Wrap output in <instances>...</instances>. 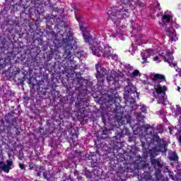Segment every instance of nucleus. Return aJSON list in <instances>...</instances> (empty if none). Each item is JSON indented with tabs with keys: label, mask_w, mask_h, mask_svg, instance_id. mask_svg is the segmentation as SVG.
I'll list each match as a JSON object with an SVG mask.
<instances>
[{
	"label": "nucleus",
	"mask_w": 181,
	"mask_h": 181,
	"mask_svg": "<svg viewBox=\"0 0 181 181\" xmlns=\"http://www.w3.org/2000/svg\"><path fill=\"white\" fill-rule=\"evenodd\" d=\"M161 127H162V126L159 125V126H158L157 129H159V128H161Z\"/></svg>",
	"instance_id": "35"
},
{
	"label": "nucleus",
	"mask_w": 181,
	"mask_h": 181,
	"mask_svg": "<svg viewBox=\"0 0 181 181\" xmlns=\"http://www.w3.org/2000/svg\"><path fill=\"white\" fill-rule=\"evenodd\" d=\"M166 79L163 75L156 74L152 78L151 86L154 87L155 91L153 92V97L157 99L158 104L166 105L168 104V96H166V91L168 87L160 84L162 81H165Z\"/></svg>",
	"instance_id": "3"
},
{
	"label": "nucleus",
	"mask_w": 181,
	"mask_h": 181,
	"mask_svg": "<svg viewBox=\"0 0 181 181\" xmlns=\"http://www.w3.org/2000/svg\"><path fill=\"white\" fill-rule=\"evenodd\" d=\"M124 71L129 74L133 81H136V83L145 84V81L141 78L142 75L141 74V72H139V70L134 69V67L131 66L129 64H127L124 66Z\"/></svg>",
	"instance_id": "11"
},
{
	"label": "nucleus",
	"mask_w": 181,
	"mask_h": 181,
	"mask_svg": "<svg viewBox=\"0 0 181 181\" xmlns=\"http://www.w3.org/2000/svg\"><path fill=\"white\" fill-rule=\"evenodd\" d=\"M151 165L153 166L156 173V180H152V175L151 173H144L143 174V178L141 181H168V177L165 180L163 175H162V170L165 166V163L160 158H152Z\"/></svg>",
	"instance_id": "7"
},
{
	"label": "nucleus",
	"mask_w": 181,
	"mask_h": 181,
	"mask_svg": "<svg viewBox=\"0 0 181 181\" xmlns=\"http://www.w3.org/2000/svg\"><path fill=\"white\" fill-rule=\"evenodd\" d=\"M124 98L126 100V104H129V105H134L136 98L139 100V93L136 91V87L134 84L129 83L124 87Z\"/></svg>",
	"instance_id": "9"
},
{
	"label": "nucleus",
	"mask_w": 181,
	"mask_h": 181,
	"mask_svg": "<svg viewBox=\"0 0 181 181\" xmlns=\"http://www.w3.org/2000/svg\"><path fill=\"white\" fill-rule=\"evenodd\" d=\"M153 131V127H152L149 124H146L142 126L140 128H138L137 130L133 129V132L134 135H139V138L141 139V146L143 149H146V144H148V140L146 139V136H148V131ZM138 131H140L138 133ZM144 139H146V142L144 141Z\"/></svg>",
	"instance_id": "10"
},
{
	"label": "nucleus",
	"mask_w": 181,
	"mask_h": 181,
	"mask_svg": "<svg viewBox=\"0 0 181 181\" xmlns=\"http://www.w3.org/2000/svg\"><path fill=\"white\" fill-rule=\"evenodd\" d=\"M142 43H151V41L149 40L145 41V38H142Z\"/></svg>",
	"instance_id": "31"
},
{
	"label": "nucleus",
	"mask_w": 181,
	"mask_h": 181,
	"mask_svg": "<svg viewBox=\"0 0 181 181\" xmlns=\"http://www.w3.org/2000/svg\"><path fill=\"white\" fill-rule=\"evenodd\" d=\"M115 117L119 127L125 124H131V117L124 116V112H116Z\"/></svg>",
	"instance_id": "13"
},
{
	"label": "nucleus",
	"mask_w": 181,
	"mask_h": 181,
	"mask_svg": "<svg viewBox=\"0 0 181 181\" xmlns=\"http://www.w3.org/2000/svg\"><path fill=\"white\" fill-rule=\"evenodd\" d=\"M164 173H169L170 172V170H169V168L168 165H166V163H165V165H163Z\"/></svg>",
	"instance_id": "24"
},
{
	"label": "nucleus",
	"mask_w": 181,
	"mask_h": 181,
	"mask_svg": "<svg viewBox=\"0 0 181 181\" xmlns=\"http://www.w3.org/2000/svg\"><path fill=\"white\" fill-rule=\"evenodd\" d=\"M95 77L98 81L102 83V84L104 83L106 76L107 81L110 83V84H112L115 87H117V86H118L119 77H121V75H119V73L115 70L111 71L109 68H104L100 65V64H95Z\"/></svg>",
	"instance_id": "5"
},
{
	"label": "nucleus",
	"mask_w": 181,
	"mask_h": 181,
	"mask_svg": "<svg viewBox=\"0 0 181 181\" xmlns=\"http://www.w3.org/2000/svg\"><path fill=\"white\" fill-rule=\"evenodd\" d=\"M138 50V46L134 45V44L132 45V47L129 49V52L132 53V54H135V52Z\"/></svg>",
	"instance_id": "20"
},
{
	"label": "nucleus",
	"mask_w": 181,
	"mask_h": 181,
	"mask_svg": "<svg viewBox=\"0 0 181 181\" xmlns=\"http://www.w3.org/2000/svg\"><path fill=\"white\" fill-rule=\"evenodd\" d=\"M168 115V112L165 110H162L160 111V117L162 118L163 122H166L168 121L166 119V115Z\"/></svg>",
	"instance_id": "19"
},
{
	"label": "nucleus",
	"mask_w": 181,
	"mask_h": 181,
	"mask_svg": "<svg viewBox=\"0 0 181 181\" xmlns=\"http://www.w3.org/2000/svg\"><path fill=\"white\" fill-rule=\"evenodd\" d=\"M76 18L79 23L80 30L82 32L85 42L89 44V48L92 54L98 57H106V59H111L117 62L118 60V55L114 54V49H112L111 46L98 41L97 38L93 39V36H91L88 31L87 24L81 22V17L76 16Z\"/></svg>",
	"instance_id": "2"
},
{
	"label": "nucleus",
	"mask_w": 181,
	"mask_h": 181,
	"mask_svg": "<svg viewBox=\"0 0 181 181\" xmlns=\"http://www.w3.org/2000/svg\"><path fill=\"white\" fill-rule=\"evenodd\" d=\"M108 93H112V94L107 95V98L105 99V101H107V103H111V104H112L113 103H115L117 100V96L115 95V94H117V90L115 88L114 89H110L108 91Z\"/></svg>",
	"instance_id": "15"
},
{
	"label": "nucleus",
	"mask_w": 181,
	"mask_h": 181,
	"mask_svg": "<svg viewBox=\"0 0 181 181\" xmlns=\"http://www.w3.org/2000/svg\"><path fill=\"white\" fill-rule=\"evenodd\" d=\"M173 129H176L175 128H173Z\"/></svg>",
	"instance_id": "45"
},
{
	"label": "nucleus",
	"mask_w": 181,
	"mask_h": 181,
	"mask_svg": "<svg viewBox=\"0 0 181 181\" xmlns=\"http://www.w3.org/2000/svg\"><path fill=\"white\" fill-rule=\"evenodd\" d=\"M63 43L65 45V51H64V56L68 60L71 61V63H74V61L71 59L73 55L71 54V50H74V54L78 59H83V57H86V52L80 50L78 47L76 45V40L73 39V34L71 33H64L62 35Z\"/></svg>",
	"instance_id": "4"
},
{
	"label": "nucleus",
	"mask_w": 181,
	"mask_h": 181,
	"mask_svg": "<svg viewBox=\"0 0 181 181\" xmlns=\"http://www.w3.org/2000/svg\"><path fill=\"white\" fill-rule=\"evenodd\" d=\"M177 91H180V87L177 86Z\"/></svg>",
	"instance_id": "34"
},
{
	"label": "nucleus",
	"mask_w": 181,
	"mask_h": 181,
	"mask_svg": "<svg viewBox=\"0 0 181 181\" xmlns=\"http://www.w3.org/2000/svg\"><path fill=\"white\" fill-rule=\"evenodd\" d=\"M43 170H45V168L40 167V172H38V173H37V176H40V175H41V173H42V172H43Z\"/></svg>",
	"instance_id": "27"
},
{
	"label": "nucleus",
	"mask_w": 181,
	"mask_h": 181,
	"mask_svg": "<svg viewBox=\"0 0 181 181\" xmlns=\"http://www.w3.org/2000/svg\"><path fill=\"white\" fill-rule=\"evenodd\" d=\"M43 176L45 179H47V180H50L52 177H54V175L52 173V171H46L43 172Z\"/></svg>",
	"instance_id": "18"
},
{
	"label": "nucleus",
	"mask_w": 181,
	"mask_h": 181,
	"mask_svg": "<svg viewBox=\"0 0 181 181\" xmlns=\"http://www.w3.org/2000/svg\"><path fill=\"white\" fill-rule=\"evenodd\" d=\"M169 159L170 160H174V162H177V154H176V152L171 151L169 153Z\"/></svg>",
	"instance_id": "17"
},
{
	"label": "nucleus",
	"mask_w": 181,
	"mask_h": 181,
	"mask_svg": "<svg viewBox=\"0 0 181 181\" xmlns=\"http://www.w3.org/2000/svg\"><path fill=\"white\" fill-rule=\"evenodd\" d=\"M103 134H105V131H103Z\"/></svg>",
	"instance_id": "40"
},
{
	"label": "nucleus",
	"mask_w": 181,
	"mask_h": 181,
	"mask_svg": "<svg viewBox=\"0 0 181 181\" xmlns=\"http://www.w3.org/2000/svg\"><path fill=\"white\" fill-rule=\"evenodd\" d=\"M170 110L174 114V117H177L178 115H181V107L177 105L176 108H175V106H170Z\"/></svg>",
	"instance_id": "16"
},
{
	"label": "nucleus",
	"mask_w": 181,
	"mask_h": 181,
	"mask_svg": "<svg viewBox=\"0 0 181 181\" xmlns=\"http://www.w3.org/2000/svg\"><path fill=\"white\" fill-rule=\"evenodd\" d=\"M175 179L178 181H181V170H178L175 175Z\"/></svg>",
	"instance_id": "21"
},
{
	"label": "nucleus",
	"mask_w": 181,
	"mask_h": 181,
	"mask_svg": "<svg viewBox=\"0 0 181 181\" xmlns=\"http://www.w3.org/2000/svg\"><path fill=\"white\" fill-rule=\"evenodd\" d=\"M12 165H13V161L11 160H7L6 163L4 161H0V169L5 173H9V170L12 169Z\"/></svg>",
	"instance_id": "14"
},
{
	"label": "nucleus",
	"mask_w": 181,
	"mask_h": 181,
	"mask_svg": "<svg viewBox=\"0 0 181 181\" xmlns=\"http://www.w3.org/2000/svg\"><path fill=\"white\" fill-rule=\"evenodd\" d=\"M132 2L136 4V0H123V1L117 3V6L107 11L109 17L112 19L115 25H117V27L113 28V29L109 30L110 37H113V39H116V40H124V39H125L127 26H121L119 23L121 19H125L129 16V12H128L127 8H128V5H129V6L132 5Z\"/></svg>",
	"instance_id": "1"
},
{
	"label": "nucleus",
	"mask_w": 181,
	"mask_h": 181,
	"mask_svg": "<svg viewBox=\"0 0 181 181\" xmlns=\"http://www.w3.org/2000/svg\"><path fill=\"white\" fill-rule=\"evenodd\" d=\"M19 168L21 169H25V168H26V166L25 165V164L21 163V164H19Z\"/></svg>",
	"instance_id": "29"
},
{
	"label": "nucleus",
	"mask_w": 181,
	"mask_h": 181,
	"mask_svg": "<svg viewBox=\"0 0 181 181\" xmlns=\"http://www.w3.org/2000/svg\"><path fill=\"white\" fill-rule=\"evenodd\" d=\"M145 119V117L142 116L141 115H136V119L137 121H144V119Z\"/></svg>",
	"instance_id": "23"
},
{
	"label": "nucleus",
	"mask_w": 181,
	"mask_h": 181,
	"mask_svg": "<svg viewBox=\"0 0 181 181\" xmlns=\"http://www.w3.org/2000/svg\"><path fill=\"white\" fill-rule=\"evenodd\" d=\"M173 26H175V28H176V29H178V28H179V25H177L176 23H173Z\"/></svg>",
	"instance_id": "32"
},
{
	"label": "nucleus",
	"mask_w": 181,
	"mask_h": 181,
	"mask_svg": "<svg viewBox=\"0 0 181 181\" xmlns=\"http://www.w3.org/2000/svg\"><path fill=\"white\" fill-rule=\"evenodd\" d=\"M134 28H132V30H134Z\"/></svg>",
	"instance_id": "44"
},
{
	"label": "nucleus",
	"mask_w": 181,
	"mask_h": 181,
	"mask_svg": "<svg viewBox=\"0 0 181 181\" xmlns=\"http://www.w3.org/2000/svg\"><path fill=\"white\" fill-rule=\"evenodd\" d=\"M162 132V129H161V130L158 131V132Z\"/></svg>",
	"instance_id": "39"
},
{
	"label": "nucleus",
	"mask_w": 181,
	"mask_h": 181,
	"mask_svg": "<svg viewBox=\"0 0 181 181\" xmlns=\"http://www.w3.org/2000/svg\"><path fill=\"white\" fill-rule=\"evenodd\" d=\"M103 98H105V97H107V95H103Z\"/></svg>",
	"instance_id": "36"
},
{
	"label": "nucleus",
	"mask_w": 181,
	"mask_h": 181,
	"mask_svg": "<svg viewBox=\"0 0 181 181\" xmlns=\"http://www.w3.org/2000/svg\"><path fill=\"white\" fill-rule=\"evenodd\" d=\"M169 177L173 180L175 179V176L173 175V172L170 171L168 173Z\"/></svg>",
	"instance_id": "28"
},
{
	"label": "nucleus",
	"mask_w": 181,
	"mask_h": 181,
	"mask_svg": "<svg viewBox=\"0 0 181 181\" xmlns=\"http://www.w3.org/2000/svg\"><path fill=\"white\" fill-rule=\"evenodd\" d=\"M149 136H152V133L148 134Z\"/></svg>",
	"instance_id": "37"
},
{
	"label": "nucleus",
	"mask_w": 181,
	"mask_h": 181,
	"mask_svg": "<svg viewBox=\"0 0 181 181\" xmlns=\"http://www.w3.org/2000/svg\"><path fill=\"white\" fill-rule=\"evenodd\" d=\"M180 121H181V116H180Z\"/></svg>",
	"instance_id": "42"
},
{
	"label": "nucleus",
	"mask_w": 181,
	"mask_h": 181,
	"mask_svg": "<svg viewBox=\"0 0 181 181\" xmlns=\"http://www.w3.org/2000/svg\"><path fill=\"white\" fill-rule=\"evenodd\" d=\"M140 107L141 108L142 112H144V114H146V112H147L146 107H145V105H141Z\"/></svg>",
	"instance_id": "25"
},
{
	"label": "nucleus",
	"mask_w": 181,
	"mask_h": 181,
	"mask_svg": "<svg viewBox=\"0 0 181 181\" xmlns=\"http://www.w3.org/2000/svg\"><path fill=\"white\" fill-rule=\"evenodd\" d=\"M151 141L152 142V139H151Z\"/></svg>",
	"instance_id": "43"
},
{
	"label": "nucleus",
	"mask_w": 181,
	"mask_h": 181,
	"mask_svg": "<svg viewBox=\"0 0 181 181\" xmlns=\"http://www.w3.org/2000/svg\"><path fill=\"white\" fill-rule=\"evenodd\" d=\"M153 139H156L158 144L156 148L149 150L148 153L151 158H155V156H156V152H166V144H165V141L160 139L158 136H155Z\"/></svg>",
	"instance_id": "12"
},
{
	"label": "nucleus",
	"mask_w": 181,
	"mask_h": 181,
	"mask_svg": "<svg viewBox=\"0 0 181 181\" xmlns=\"http://www.w3.org/2000/svg\"><path fill=\"white\" fill-rule=\"evenodd\" d=\"M177 132L179 133V132H180V131H179V129H177Z\"/></svg>",
	"instance_id": "38"
},
{
	"label": "nucleus",
	"mask_w": 181,
	"mask_h": 181,
	"mask_svg": "<svg viewBox=\"0 0 181 181\" xmlns=\"http://www.w3.org/2000/svg\"><path fill=\"white\" fill-rule=\"evenodd\" d=\"M172 18H173V14H172V12L169 11H165L161 19V25H163V26H168V25L169 28L166 30V33L170 41L176 42L179 40V38L177 37L173 27L170 25V21L172 20Z\"/></svg>",
	"instance_id": "8"
},
{
	"label": "nucleus",
	"mask_w": 181,
	"mask_h": 181,
	"mask_svg": "<svg viewBox=\"0 0 181 181\" xmlns=\"http://www.w3.org/2000/svg\"><path fill=\"white\" fill-rule=\"evenodd\" d=\"M153 62H156L157 63H160V59H159V57L156 56L153 59Z\"/></svg>",
	"instance_id": "26"
},
{
	"label": "nucleus",
	"mask_w": 181,
	"mask_h": 181,
	"mask_svg": "<svg viewBox=\"0 0 181 181\" xmlns=\"http://www.w3.org/2000/svg\"><path fill=\"white\" fill-rule=\"evenodd\" d=\"M72 69H74V70H77V69H78V67H80L79 65H75L74 66H71Z\"/></svg>",
	"instance_id": "30"
},
{
	"label": "nucleus",
	"mask_w": 181,
	"mask_h": 181,
	"mask_svg": "<svg viewBox=\"0 0 181 181\" xmlns=\"http://www.w3.org/2000/svg\"><path fill=\"white\" fill-rule=\"evenodd\" d=\"M169 129H170V134H173V133H172V131H173V130H172V129H170V128H169Z\"/></svg>",
	"instance_id": "33"
},
{
	"label": "nucleus",
	"mask_w": 181,
	"mask_h": 181,
	"mask_svg": "<svg viewBox=\"0 0 181 181\" xmlns=\"http://www.w3.org/2000/svg\"><path fill=\"white\" fill-rule=\"evenodd\" d=\"M153 6H154L155 9H158V11H160V4L158 1H156L153 4Z\"/></svg>",
	"instance_id": "22"
},
{
	"label": "nucleus",
	"mask_w": 181,
	"mask_h": 181,
	"mask_svg": "<svg viewBox=\"0 0 181 181\" xmlns=\"http://www.w3.org/2000/svg\"><path fill=\"white\" fill-rule=\"evenodd\" d=\"M171 165L173 167V164L171 163Z\"/></svg>",
	"instance_id": "41"
},
{
	"label": "nucleus",
	"mask_w": 181,
	"mask_h": 181,
	"mask_svg": "<svg viewBox=\"0 0 181 181\" xmlns=\"http://www.w3.org/2000/svg\"><path fill=\"white\" fill-rule=\"evenodd\" d=\"M158 54L159 56H161L163 58L164 62L165 63H168L170 67H175L177 66L175 59L173 58V55H172L170 52L168 51L166 47H163V48L158 52L152 49L143 50L141 52V59L143 60L141 62L142 64L144 63H148V57H151V56H155V54Z\"/></svg>",
	"instance_id": "6"
},
{
	"label": "nucleus",
	"mask_w": 181,
	"mask_h": 181,
	"mask_svg": "<svg viewBox=\"0 0 181 181\" xmlns=\"http://www.w3.org/2000/svg\"><path fill=\"white\" fill-rule=\"evenodd\" d=\"M37 1H40V0H37Z\"/></svg>",
	"instance_id": "46"
}]
</instances>
